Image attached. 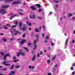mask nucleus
<instances>
[{"instance_id":"1","label":"nucleus","mask_w":75,"mask_h":75,"mask_svg":"<svg viewBox=\"0 0 75 75\" xmlns=\"http://www.w3.org/2000/svg\"><path fill=\"white\" fill-rule=\"evenodd\" d=\"M35 36L36 37V39L34 41V43L33 44V45L34 47V48H33V50H35L37 49V45L36 44L37 41H38V34H36L35 35Z\"/></svg>"},{"instance_id":"2","label":"nucleus","mask_w":75,"mask_h":75,"mask_svg":"<svg viewBox=\"0 0 75 75\" xmlns=\"http://www.w3.org/2000/svg\"><path fill=\"white\" fill-rule=\"evenodd\" d=\"M14 31H15L16 33L15 34V35H17V34L18 33L19 34H21V32H19L18 30H17L16 29L14 30Z\"/></svg>"},{"instance_id":"3","label":"nucleus","mask_w":75,"mask_h":75,"mask_svg":"<svg viewBox=\"0 0 75 75\" xmlns=\"http://www.w3.org/2000/svg\"><path fill=\"white\" fill-rule=\"evenodd\" d=\"M26 42V40L25 39H22V41L19 42V43H21V45H23V44L24 43H25V42Z\"/></svg>"},{"instance_id":"4","label":"nucleus","mask_w":75,"mask_h":75,"mask_svg":"<svg viewBox=\"0 0 75 75\" xmlns=\"http://www.w3.org/2000/svg\"><path fill=\"white\" fill-rule=\"evenodd\" d=\"M23 50H20L19 52L21 53V55H22V56H25V53H24L23 52H23Z\"/></svg>"},{"instance_id":"5","label":"nucleus","mask_w":75,"mask_h":75,"mask_svg":"<svg viewBox=\"0 0 75 75\" xmlns=\"http://www.w3.org/2000/svg\"><path fill=\"white\" fill-rule=\"evenodd\" d=\"M30 18H31V19H35L36 18L35 17V14L34 13L33 14V17L31 16V15H30Z\"/></svg>"},{"instance_id":"6","label":"nucleus","mask_w":75,"mask_h":75,"mask_svg":"<svg viewBox=\"0 0 75 75\" xmlns=\"http://www.w3.org/2000/svg\"><path fill=\"white\" fill-rule=\"evenodd\" d=\"M8 61H4V64L6 66H9V65H10V64H6V63H8Z\"/></svg>"},{"instance_id":"7","label":"nucleus","mask_w":75,"mask_h":75,"mask_svg":"<svg viewBox=\"0 0 75 75\" xmlns=\"http://www.w3.org/2000/svg\"><path fill=\"white\" fill-rule=\"evenodd\" d=\"M20 2L19 1H14L12 3L11 5H14V4H17L18 3H20Z\"/></svg>"},{"instance_id":"8","label":"nucleus","mask_w":75,"mask_h":75,"mask_svg":"<svg viewBox=\"0 0 75 75\" xmlns=\"http://www.w3.org/2000/svg\"><path fill=\"white\" fill-rule=\"evenodd\" d=\"M23 11V10H22L21 9H19V14L20 15H23V13L22 12Z\"/></svg>"},{"instance_id":"9","label":"nucleus","mask_w":75,"mask_h":75,"mask_svg":"<svg viewBox=\"0 0 75 75\" xmlns=\"http://www.w3.org/2000/svg\"><path fill=\"white\" fill-rule=\"evenodd\" d=\"M19 30H21V28L22 27V22H20L19 24Z\"/></svg>"},{"instance_id":"10","label":"nucleus","mask_w":75,"mask_h":75,"mask_svg":"<svg viewBox=\"0 0 75 75\" xmlns=\"http://www.w3.org/2000/svg\"><path fill=\"white\" fill-rule=\"evenodd\" d=\"M9 7H10V6L8 5L6 6L4 5L2 6V7L3 8H8Z\"/></svg>"},{"instance_id":"11","label":"nucleus","mask_w":75,"mask_h":75,"mask_svg":"<svg viewBox=\"0 0 75 75\" xmlns=\"http://www.w3.org/2000/svg\"><path fill=\"white\" fill-rule=\"evenodd\" d=\"M27 25H25L23 26V27L22 30H23V31H24V30H27Z\"/></svg>"},{"instance_id":"12","label":"nucleus","mask_w":75,"mask_h":75,"mask_svg":"<svg viewBox=\"0 0 75 75\" xmlns=\"http://www.w3.org/2000/svg\"><path fill=\"white\" fill-rule=\"evenodd\" d=\"M31 8H32V9L33 10H37V9H36V8H35V7H34V6H32L30 7Z\"/></svg>"},{"instance_id":"13","label":"nucleus","mask_w":75,"mask_h":75,"mask_svg":"<svg viewBox=\"0 0 75 75\" xmlns=\"http://www.w3.org/2000/svg\"><path fill=\"white\" fill-rule=\"evenodd\" d=\"M36 57V55L35 54H34L33 58H32V61H35V59Z\"/></svg>"},{"instance_id":"14","label":"nucleus","mask_w":75,"mask_h":75,"mask_svg":"<svg viewBox=\"0 0 75 75\" xmlns=\"http://www.w3.org/2000/svg\"><path fill=\"white\" fill-rule=\"evenodd\" d=\"M14 0H5V3H8V2H11L12 1H13Z\"/></svg>"},{"instance_id":"15","label":"nucleus","mask_w":75,"mask_h":75,"mask_svg":"<svg viewBox=\"0 0 75 75\" xmlns=\"http://www.w3.org/2000/svg\"><path fill=\"white\" fill-rule=\"evenodd\" d=\"M68 38H67L66 41L65 42V45L66 46H67V44H68Z\"/></svg>"},{"instance_id":"16","label":"nucleus","mask_w":75,"mask_h":75,"mask_svg":"<svg viewBox=\"0 0 75 75\" xmlns=\"http://www.w3.org/2000/svg\"><path fill=\"white\" fill-rule=\"evenodd\" d=\"M2 39L5 42H7V39H6L5 38H3Z\"/></svg>"},{"instance_id":"17","label":"nucleus","mask_w":75,"mask_h":75,"mask_svg":"<svg viewBox=\"0 0 75 75\" xmlns=\"http://www.w3.org/2000/svg\"><path fill=\"white\" fill-rule=\"evenodd\" d=\"M21 55V53L20 52H18L17 53V57H20V55Z\"/></svg>"},{"instance_id":"18","label":"nucleus","mask_w":75,"mask_h":75,"mask_svg":"<svg viewBox=\"0 0 75 75\" xmlns=\"http://www.w3.org/2000/svg\"><path fill=\"white\" fill-rule=\"evenodd\" d=\"M6 11V10H5L4 9H1L0 10V13H1V12H3V11Z\"/></svg>"},{"instance_id":"19","label":"nucleus","mask_w":75,"mask_h":75,"mask_svg":"<svg viewBox=\"0 0 75 75\" xmlns=\"http://www.w3.org/2000/svg\"><path fill=\"white\" fill-rule=\"evenodd\" d=\"M11 74H12V75H15V74H16V72H15V71H11Z\"/></svg>"},{"instance_id":"20","label":"nucleus","mask_w":75,"mask_h":75,"mask_svg":"<svg viewBox=\"0 0 75 75\" xmlns=\"http://www.w3.org/2000/svg\"><path fill=\"white\" fill-rule=\"evenodd\" d=\"M17 16V15L15 14L13 15V16H11V18H14V17H16Z\"/></svg>"},{"instance_id":"21","label":"nucleus","mask_w":75,"mask_h":75,"mask_svg":"<svg viewBox=\"0 0 75 75\" xmlns=\"http://www.w3.org/2000/svg\"><path fill=\"white\" fill-rule=\"evenodd\" d=\"M36 6H38L39 8L41 7V5L40 4H36Z\"/></svg>"},{"instance_id":"22","label":"nucleus","mask_w":75,"mask_h":75,"mask_svg":"<svg viewBox=\"0 0 75 75\" xmlns=\"http://www.w3.org/2000/svg\"><path fill=\"white\" fill-rule=\"evenodd\" d=\"M55 8H58V6H59V5H58V4H55Z\"/></svg>"},{"instance_id":"23","label":"nucleus","mask_w":75,"mask_h":75,"mask_svg":"<svg viewBox=\"0 0 75 75\" xmlns=\"http://www.w3.org/2000/svg\"><path fill=\"white\" fill-rule=\"evenodd\" d=\"M33 45V43H28V46H30V45Z\"/></svg>"},{"instance_id":"24","label":"nucleus","mask_w":75,"mask_h":75,"mask_svg":"<svg viewBox=\"0 0 75 75\" xmlns=\"http://www.w3.org/2000/svg\"><path fill=\"white\" fill-rule=\"evenodd\" d=\"M20 67H21L20 65H18L17 66H16L15 68H16V69L19 68Z\"/></svg>"},{"instance_id":"25","label":"nucleus","mask_w":75,"mask_h":75,"mask_svg":"<svg viewBox=\"0 0 75 75\" xmlns=\"http://www.w3.org/2000/svg\"><path fill=\"white\" fill-rule=\"evenodd\" d=\"M24 49H25V50H26L27 51V52H29V51H28V49H27V47H23Z\"/></svg>"},{"instance_id":"26","label":"nucleus","mask_w":75,"mask_h":75,"mask_svg":"<svg viewBox=\"0 0 75 75\" xmlns=\"http://www.w3.org/2000/svg\"><path fill=\"white\" fill-rule=\"evenodd\" d=\"M35 32H39V30H38L37 28H36L35 30Z\"/></svg>"},{"instance_id":"27","label":"nucleus","mask_w":75,"mask_h":75,"mask_svg":"<svg viewBox=\"0 0 75 75\" xmlns=\"http://www.w3.org/2000/svg\"><path fill=\"white\" fill-rule=\"evenodd\" d=\"M4 29L5 30H7L8 29V27H6V26H4Z\"/></svg>"},{"instance_id":"28","label":"nucleus","mask_w":75,"mask_h":75,"mask_svg":"<svg viewBox=\"0 0 75 75\" xmlns=\"http://www.w3.org/2000/svg\"><path fill=\"white\" fill-rule=\"evenodd\" d=\"M71 13H70L69 14V17H71V16H73V14H72L71 15Z\"/></svg>"},{"instance_id":"29","label":"nucleus","mask_w":75,"mask_h":75,"mask_svg":"<svg viewBox=\"0 0 75 75\" xmlns=\"http://www.w3.org/2000/svg\"><path fill=\"white\" fill-rule=\"evenodd\" d=\"M57 57V55H55L54 57L52 59V61H54V59H55V58H56Z\"/></svg>"},{"instance_id":"30","label":"nucleus","mask_w":75,"mask_h":75,"mask_svg":"<svg viewBox=\"0 0 75 75\" xmlns=\"http://www.w3.org/2000/svg\"><path fill=\"white\" fill-rule=\"evenodd\" d=\"M6 58H7V57L6 56V55H5L4 57V60H6Z\"/></svg>"},{"instance_id":"31","label":"nucleus","mask_w":75,"mask_h":75,"mask_svg":"<svg viewBox=\"0 0 75 75\" xmlns=\"http://www.w3.org/2000/svg\"><path fill=\"white\" fill-rule=\"evenodd\" d=\"M38 18L40 19V20H42V17L41 16H38L37 17Z\"/></svg>"},{"instance_id":"32","label":"nucleus","mask_w":75,"mask_h":75,"mask_svg":"<svg viewBox=\"0 0 75 75\" xmlns=\"http://www.w3.org/2000/svg\"><path fill=\"white\" fill-rule=\"evenodd\" d=\"M18 61V59L14 60H13V62H17Z\"/></svg>"},{"instance_id":"33","label":"nucleus","mask_w":75,"mask_h":75,"mask_svg":"<svg viewBox=\"0 0 75 75\" xmlns=\"http://www.w3.org/2000/svg\"><path fill=\"white\" fill-rule=\"evenodd\" d=\"M14 65H13L11 67V69H13V68H14Z\"/></svg>"},{"instance_id":"34","label":"nucleus","mask_w":75,"mask_h":75,"mask_svg":"<svg viewBox=\"0 0 75 75\" xmlns=\"http://www.w3.org/2000/svg\"><path fill=\"white\" fill-rule=\"evenodd\" d=\"M17 27L16 25H13L12 26V28H14V27Z\"/></svg>"},{"instance_id":"35","label":"nucleus","mask_w":75,"mask_h":75,"mask_svg":"<svg viewBox=\"0 0 75 75\" xmlns=\"http://www.w3.org/2000/svg\"><path fill=\"white\" fill-rule=\"evenodd\" d=\"M45 39L46 40H48V39H49V36H46Z\"/></svg>"},{"instance_id":"36","label":"nucleus","mask_w":75,"mask_h":75,"mask_svg":"<svg viewBox=\"0 0 75 75\" xmlns=\"http://www.w3.org/2000/svg\"><path fill=\"white\" fill-rule=\"evenodd\" d=\"M5 56L7 57H10V54H6V55H5Z\"/></svg>"},{"instance_id":"37","label":"nucleus","mask_w":75,"mask_h":75,"mask_svg":"<svg viewBox=\"0 0 75 75\" xmlns=\"http://www.w3.org/2000/svg\"><path fill=\"white\" fill-rule=\"evenodd\" d=\"M54 1L55 2V3H57L59 2V1H56L55 0H54Z\"/></svg>"},{"instance_id":"38","label":"nucleus","mask_w":75,"mask_h":75,"mask_svg":"<svg viewBox=\"0 0 75 75\" xmlns=\"http://www.w3.org/2000/svg\"><path fill=\"white\" fill-rule=\"evenodd\" d=\"M13 59L14 60L16 59V57L15 56H14L13 57Z\"/></svg>"},{"instance_id":"39","label":"nucleus","mask_w":75,"mask_h":75,"mask_svg":"<svg viewBox=\"0 0 75 75\" xmlns=\"http://www.w3.org/2000/svg\"><path fill=\"white\" fill-rule=\"evenodd\" d=\"M15 40V39L14 38H11V39H10V40L11 41H13V40Z\"/></svg>"},{"instance_id":"40","label":"nucleus","mask_w":75,"mask_h":75,"mask_svg":"<svg viewBox=\"0 0 75 75\" xmlns=\"http://www.w3.org/2000/svg\"><path fill=\"white\" fill-rule=\"evenodd\" d=\"M47 64H50V60H48L47 61Z\"/></svg>"},{"instance_id":"41","label":"nucleus","mask_w":75,"mask_h":75,"mask_svg":"<svg viewBox=\"0 0 75 75\" xmlns=\"http://www.w3.org/2000/svg\"><path fill=\"white\" fill-rule=\"evenodd\" d=\"M1 54L2 55H4V53H3V52H1Z\"/></svg>"},{"instance_id":"42","label":"nucleus","mask_w":75,"mask_h":75,"mask_svg":"<svg viewBox=\"0 0 75 75\" xmlns=\"http://www.w3.org/2000/svg\"><path fill=\"white\" fill-rule=\"evenodd\" d=\"M75 40H73L72 41V43H75Z\"/></svg>"},{"instance_id":"43","label":"nucleus","mask_w":75,"mask_h":75,"mask_svg":"<svg viewBox=\"0 0 75 75\" xmlns=\"http://www.w3.org/2000/svg\"><path fill=\"white\" fill-rule=\"evenodd\" d=\"M5 13H7V12L5 11L3 12L1 14H5Z\"/></svg>"},{"instance_id":"44","label":"nucleus","mask_w":75,"mask_h":75,"mask_svg":"<svg viewBox=\"0 0 75 75\" xmlns=\"http://www.w3.org/2000/svg\"><path fill=\"white\" fill-rule=\"evenodd\" d=\"M48 42V40L47 39H45V42Z\"/></svg>"},{"instance_id":"45","label":"nucleus","mask_w":75,"mask_h":75,"mask_svg":"<svg viewBox=\"0 0 75 75\" xmlns=\"http://www.w3.org/2000/svg\"><path fill=\"white\" fill-rule=\"evenodd\" d=\"M42 11V9L41 8H40L39 9L38 12H40V11Z\"/></svg>"},{"instance_id":"46","label":"nucleus","mask_w":75,"mask_h":75,"mask_svg":"<svg viewBox=\"0 0 75 75\" xmlns=\"http://www.w3.org/2000/svg\"><path fill=\"white\" fill-rule=\"evenodd\" d=\"M43 30H45V25H43Z\"/></svg>"},{"instance_id":"47","label":"nucleus","mask_w":75,"mask_h":75,"mask_svg":"<svg viewBox=\"0 0 75 75\" xmlns=\"http://www.w3.org/2000/svg\"><path fill=\"white\" fill-rule=\"evenodd\" d=\"M55 68H54L53 70V71H52L53 72H55Z\"/></svg>"},{"instance_id":"48","label":"nucleus","mask_w":75,"mask_h":75,"mask_svg":"<svg viewBox=\"0 0 75 75\" xmlns=\"http://www.w3.org/2000/svg\"><path fill=\"white\" fill-rule=\"evenodd\" d=\"M15 24H16V25H18V22L17 21H16V22Z\"/></svg>"},{"instance_id":"49","label":"nucleus","mask_w":75,"mask_h":75,"mask_svg":"<svg viewBox=\"0 0 75 75\" xmlns=\"http://www.w3.org/2000/svg\"><path fill=\"white\" fill-rule=\"evenodd\" d=\"M42 37L44 38V33H42Z\"/></svg>"},{"instance_id":"50","label":"nucleus","mask_w":75,"mask_h":75,"mask_svg":"<svg viewBox=\"0 0 75 75\" xmlns=\"http://www.w3.org/2000/svg\"><path fill=\"white\" fill-rule=\"evenodd\" d=\"M75 74V71L73 72L72 73V75H74Z\"/></svg>"},{"instance_id":"51","label":"nucleus","mask_w":75,"mask_h":75,"mask_svg":"<svg viewBox=\"0 0 75 75\" xmlns=\"http://www.w3.org/2000/svg\"><path fill=\"white\" fill-rule=\"evenodd\" d=\"M29 69H31L32 68V66H29Z\"/></svg>"},{"instance_id":"52","label":"nucleus","mask_w":75,"mask_h":75,"mask_svg":"<svg viewBox=\"0 0 75 75\" xmlns=\"http://www.w3.org/2000/svg\"><path fill=\"white\" fill-rule=\"evenodd\" d=\"M6 69H7V68H6L4 69H2L1 70H2V71H6Z\"/></svg>"},{"instance_id":"53","label":"nucleus","mask_w":75,"mask_h":75,"mask_svg":"<svg viewBox=\"0 0 75 75\" xmlns=\"http://www.w3.org/2000/svg\"><path fill=\"white\" fill-rule=\"evenodd\" d=\"M25 33H24V34L23 35V37H25Z\"/></svg>"},{"instance_id":"54","label":"nucleus","mask_w":75,"mask_h":75,"mask_svg":"<svg viewBox=\"0 0 75 75\" xmlns=\"http://www.w3.org/2000/svg\"><path fill=\"white\" fill-rule=\"evenodd\" d=\"M40 54H38V55H37L38 57H40Z\"/></svg>"},{"instance_id":"55","label":"nucleus","mask_w":75,"mask_h":75,"mask_svg":"<svg viewBox=\"0 0 75 75\" xmlns=\"http://www.w3.org/2000/svg\"><path fill=\"white\" fill-rule=\"evenodd\" d=\"M43 54V52L42 51H40V55H42Z\"/></svg>"},{"instance_id":"56","label":"nucleus","mask_w":75,"mask_h":75,"mask_svg":"<svg viewBox=\"0 0 75 75\" xmlns=\"http://www.w3.org/2000/svg\"><path fill=\"white\" fill-rule=\"evenodd\" d=\"M28 25H29V26H31V22H30Z\"/></svg>"},{"instance_id":"57","label":"nucleus","mask_w":75,"mask_h":75,"mask_svg":"<svg viewBox=\"0 0 75 75\" xmlns=\"http://www.w3.org/2000/svg\"><path fill=\"white\" fill-rule=\"evenodd\" d=\"M28 30H30H30H31V28H29Z\"/></svg>"},{"instance_id":"58","label":"nucleus","mask_w":75,"mask_h":75,"mask_svg":"<svg viewBox=\"0 0 75 75\" xmlns=\"http://www.w3.org/2000/svg\"><path fill=\"white\" fill-rule=\"evenodd\" d=\"M57 67H58V65L57 64H56V65H55V67L56 68H57Z\"/></svg>"},{"instance_id":"59","label":"nucleus","mask_w":75,"mask_h":75,"mask_svg":"<svg viewBox=\"0 0 75 75\" xmlns=\"http://www.w3.org/2000/svg\"><path fill=\"white\" fill-rule=\"evenodd\" d=\"M26 24H27V25H29V24H28V22L27 21Z\"/></svg>"},{"instance_id":"60","label":"nucleus","mask_w":75,"mask_h":75,"mask_svg":"<svg viewBox=\"0 0 75 75\" xmlns=\"http://www.w3.org/2000/svg\"><path fill=\"white\" fill-rule=\"evenodd\" d=\"M71 70H74V67H72L71 68Z\"/></svg>"},{"instance_id":"61","label":"nucleus","mask_w":75,"mask_h":75,"mask_svg":"<svg viewBox=\"0 0 75 75\" xmlns=\"http://www.w3.org/2000/svg\"><path fill=\"white\" fill-rule=\"evenodd\" d=\"M6 26H9V27H10V25H9V24H6Z\"/></svg>"},{"instance_id":"62","label":"nucleus","mask_w":75,"mask_h":75,"mask_svg":"<svg viewBox=\"0 0 75 75\" xmlns=\"http://www.w3.org/2000/svg\"><path fill=\"white\" fill-rule=\"evenodd\" d=\"M48 75H51V73H49Z\"/></svg>"},{"instance_id":"63","label":"nucleus","mask_w":75,"mask_h":75,"mask_svg":"<svg viewBox=\"0 0 75 75\" xmlns=\"http://www.w3.org/2000/svg\"><path fill=\"white\" fill-rule=\"evenodd\" d=\"M73 67H75V63H73Z\"/></svg>"},{"instance_id":"64","label":"nucleus","mask_w":75,"mask_h":75,"mask_svg":"<svg viewBox=\"0 0 75 75\" xmlns=\"http://www.w3.org/2000/svg\"><path fill=\"white\" fill-rule=\"evenodd\" d=\"M32 69H34V66H33L32 67Z\"/></svg>"}]
</instances>
